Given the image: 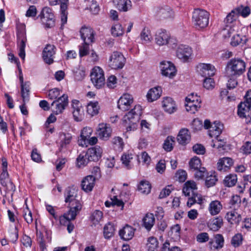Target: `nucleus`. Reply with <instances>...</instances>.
<instances>
[{"instance_id":"obj_1","label":"nucleus","mask_w":251,"mask_h":251,"mask_svg":"<svg viewBox=\"0 0 251 251\" xmlns=\"http://www.w3.org/2000/svg\"><path fill=\"white\" fill-rule=\"evenodd\" d=\"M246 63L242 59H234L230 60L227 64L226 68V76L240 75L245 71Z\"/></svg>"},{"instance_id":"obj_2","label":"nucleus","mask_w":251,"mask_h":251,"mask_svg":"<svg viewBox=\"0 0 251 251\" xmlns=\"http://www.w3.org/2000/svg\"><path fill=\"white\" fill-rule=\"evenodd\" d=\"M210 14L207 11L201 9H195L192 15V22L197 29H202L207 26Z\"/></svg>"},{"instance_id":"obj_3","label":"nucleus","mask_w":251,"mask_h":251,"mask_svg":"<svg viewBox=\"0 0 251 251\" xmlns=\"http://www.w3.org/2000/svg\"><path fill=\"white\" fill-rule=\"evenodd\" d=\"M153 15L158 20L173 19L175 16L173 9L167 5L155 7L153 10Z\"/></svg>"},{"instance_id":"obj_4","label":"nucleus","mask_w":251,"mask_h":251,"mask_svg":"<svg viewBox=\"0 0 251 251\" xmlns=\"http://www.w3.org/2000/svg\"><path fill=\"white\" fill-rule=\"evenodd\" d=\"M142 114L141 106L139 105H136L127 114L124 116L123 121L126 124L129 125L127 127V130H131V126L130 125H134L138 122L140 116Z\"/></svg>"},{"instance_id":"obj_5","label":"nucleus","mask_w":251,"mask_h":251,"mask_svg":"<svg viewBox=\"0 0 251 251\" xmlns=\"http://www.w3.org/2000/svg\"><path fill=\"white\" fill-rule=\"evenodd\" d=\"M90 76L92 82L97 89L101 88L104 85V73L100 67H94L91 73Z\"/></svg>"},{"instance_id":"obj_6","label":"nucleus","mask_w":251,"mask_h":251,"mask_svg":"<svg viewBox=\"0 0 251 251\" xmlns=\"http://www.w3.org/2000/svg\"><path fill=\"white\" fill-rule=\"evenodd\" d=\"M245 99L238 107V115L243 118L249 116L251 113V89L247 92Z\"/></svg>"},{"instance_id":"obj_7","label":"nucleus","mask_w":251,"mask_h":251,"mask_svg":"<svg viewBox=\"0 0 251 251\" xmlns=\"http://www.w3.org/2000/svg\"><path fill=\"white\" fill-rule=\"evenodd\" d=\"M155 39L156 44L159 46L168 44L172 48L176 46L175 40L170 38L169 34L165 30L160 29L156 32Z\"/></svg>"},{"instance_id":"obj_8","label":"nucleus","mask_w":251,"mask_h":251,"mask_svg":"<svg viewBox=\"0 0 251 251\" xmlns=\"http://www.w3.org/2000/svg\"><path fill=\"white\" fill-rule=\"evenodd\" d=\"M126 63V58L120 52L114 51L110 55L108 61L109 66L113 69H120L123 68Z\"/></svg>"},{"instance_id":"obj_9","label":"nucleus","mask_w":251,"mask_h":251,"mask_svg":"<svg viewBox=\"0 0 251 251\" xmlns=\"http://www.w3.org/2000/svg\"><path fill=\"white\" fill-rule=\"evenodd\" d=\"M39 16L46 27L50 28L55 25L54 16L50 8L44 7Z\"/></svg>"},{"instance_id":"obj_10","label":"nucleus","mask_w":251,"mask_h":251,"mask_svg":"<svg viewBox=\"0 0 251 251\" xmlns=\"http://www.w3.org/2000/svg\"><path fill=\"white\" fill-rule=\"evenodd\" d=\"M68 104V97L67 95H63L57 100H54L51 106L53 107V111L55 114H59L63 112Z\"/></svg>"},{"instance_id":"obj_11","label":"nucleus","mask_w":251,"mask_h":251,"mask_svg":"<svg viewBox=\"0 0 251 251\" xmlns=\"http://www.w3.org/2000/svg\"><path fill=\"white\" fill-rule=\"evenodd\" d=\"M17 40V44L19 47V55L22 59H24L25 55V49L26 42V33L24 29L18 30Z\"/></svg>"},{"instance_id":"obj_12","label":"nucleus","mask_w":251,"mask_h":251,"mask_svg":"<svg viewBox=\"0 0 251 251\" xmlns=\"http://www.w3.org/2000/svg\"><path fill=\"white\" fill-rule=\"evenodd\" d=\"M161 74L163 75L169 77H173L176 75V69L175 65L169 61L160 62Z\"/></svg>"},{"instance_id":"obj_13","label":"nucleus","mask_w":251,"mask_h":251,"mask_svg":"<svg viewBox=\"0 0 251 251\" xmlns=\"http://www.w3.org/2000/svg\"><path fill=\"white\" fill-rule=\"evenodd\" d=\"M192 53L191 48L188 46L181 45L176 51V56L183 62L188 61Z\"/></svg>"},{"instance_id":"obj_14","label":"nucleus","mask_w":251,"mask_h":251,"mask_svg":"<svg viewBox=\"0 0 251 251\" xmlns=\"http://www.w3.org/2000/svg\"><path fill=\"white\" fill-rule=\"evenodd\" d=\"M133 102L132 96L128 94H125L119 100L118 107L123 111L128 110L130 108V105Z\"/></svg>"},{"instance_id":"obj_15","label":"nucleus","mask_w":251,"mask_h":251,"mask_svg":"<svg viewBox=\"0 0 251 251\" xmlns=\"http://www.w3.org/2000/svg\"><path fill=\"white\" fill-rule=\"evenodd\" d=\"M72 106L73 109V114L75 121H81L84 116V110L79 101L73 100L72 101Z\"/></svg>"},{"instance_id":"obj_16","label":"nucleus","mask_w":251,"mask_h":251,"mask_svg":"<svg viewBox=\"0 0 251 251\" xmlns=\"http://www.w3.org/2000/svg\"><path fill=\"white\" fill-rule=\"evenodd\" d=\"M55 47L53 45L48 44L44 48L43 51V58L48 64L53 62V57L55 53Z\"/></svg>"},{"instance_id":"obj_17","label":"nucleus","mask_w":251,"mask_h":251,"mask_svg":"<svg viewBox=\"0 0 251 251\" xmlns=\"http://www.w3.org/2000/svg\"><path fill=\"white\" fill-rule=\"evenodd\" d=\"M112 129L109 125L101 123L99 125L97 129V134L100 139L107 140L111 136Z\"/></svg>"},{"instance_id":"obj_18","label":"nucleus","mask_w":251,"mask_h":251,"mask_svg":"<svg viewBox=\"0 0 251 251\" xmlns=\"http://www.w3.org/2000/svg\"><path fill=\"white\" fill-rule=\"evenodd\" d=\"M198 68L200 74L205 78L211 77L215 75V68L210 64H200Z\"/></svg>"},{"instance_id":"obj_19","label":"nucleus","mask_w":251,"mask_h":251,"mask_svg":"<svg viewBox=\"0 0 251 251\" xmlns=\"http://www.w3.org/2000/svg\"><path fill=\"white\" fill-rule=\"evenodd\" d=\"M162 103L164 110L168 114L174 113L177 110L176 102L171 97L164 98Z\"/></svg>"},{"instance_id":"obj_20","label":"nucleus","mask_w":251,"mask_h":251,"mask_svg":"<svg viewBox=\"0 0 251 251\" xmlns=\"http://www.w3.org/2000/svg\"><path fill=\"white\" fill-rule=\"evenodd\" d=\"M102 152V149L100 146H96L89 148L86 152V154L90 161L96 162L101 158Z\"/></svg>"},{"instance_id":"obj_21","label":"nucleus","mask_w":251,"mask_h":251,"mask_svg":"<svg viewBox=\"0 0 251 251\" xmlns=\"http://www.w3.org/2000/svg\"><path fill=\"white\" fill-rule=\"evenodd\" d=\"M81 37L84 43H90L94 41V34L92 29L88 27H82L80 31Z\"/></svg>"},{"instance_id":"obj_22","label":"nucleus","mask_w":251,"mask_h":251,"mask_svg":"<svg viewBox=\"0 0 251 251\" xmlns=\"http://www.w3.org/2000/svg\"><path fill=\"white\" fill-rule=\"evenodd\" d=\"M95 177L91 176L84 177L81 181L82 189L86 192H91L95 186Z\"/></svg>"},{"instance_id":"obj_23","label":"nucleus","mask_w":251,"mask_h":251,"mask_svg":"<svg viewBox=\"0 0 251 251\" xmlns=\"http://www.w3.org/2000/svg\"><path fill=\"white\" fill-rule=\"evenodd\" d=\"M134 230L132 226L126 225L119 231V235L124 240L128 241L134 236Z\"/></svg>"},{"instance_id":"obj_24","label":"nucleus","mask_w":251,"mask_h":251,"mask_svg":"<svg viewBox=\"0 0 251 251\" xmlns=\"http://www.w3.org/2000/svg\"><path fill=\"white\" fill-rule=\"evenodd\" d=\"M70 210L68 212L71 215V219H75L76 216L82 208L80 201L76 199L69 202Z\"/></svg>"},{"instance_id":"obj_25","label":"nucleus","mask_w":251,"mask_h":251,"mask_svg":"<svg viewBox=\"0 0 251 251\" xmlns=\"http://www.w3.org/2000/svg\"><path fill=\"white\" fill-rule=\"evenodd\" d=\"M237 210L233 209L226 214V218L231 224H238L242 220L241 215Z\"/></svg>"},{"instance_id":"obj_26","label":"nucleus","mask_w":251,"mask_h":251,"mask_svg":"<svg viewBox=\"0 0 251 251\" xmlns=\"http://www.w3.org/2000/svg\"><path fill=\"white\" fill-rule=\"evenodd\" d=\"M162 93V89L160 86L151 88L147 94V98L149 102H152L160 98Z\"/></svg>"},{"instance_id":"obj_27","label":"nucleus","mask_w":251,"mask_h":251,"mask_svg":"<svg viewBox=\"0 0 251 251\" xmlns=\"http://www.w3.org/2000/svg\"><path fill=\"white\" fill-rule=\"evenodd\" d=\"M233 164V161L230 157H223L219 160L217 163V169L219 171H226Z\"/></svg>"},{"instance_id":"obj_28","label":"nucleus","mask_w":251,"mask_h":251,"mask_svg":"<svg viewBox=\"0 0 251 251\" xmlns=\"http://www.w3.org/2000/svg\"><path fill=\"white\" fill-rule=\"evenodd\" d=\"M20 81L21 87V94L23 98V101L25 102V100H28L29 98V85L28 82H24V77L23 74L20 75L19 76Z\"/></svg>"},{"instance_id":"obj_29","label":"nucleus","mask_w":251,"mask_h":251,"mask_svg":"<svg viewBox=\"0 0 251 251\" xmlns=\"http://www.w3.org/2000/svg\"><path fill=\"white\" fill-rule=\"evenodd\" d=\"M117 8L120 11L126 12L131 9L132 5L130 0H114Z\"/></svg>"},{"instance_id":"obj_30","label":"nucleus","mask_w":251,"mask_h":251,"mask_svg":"<svg viewBox=\"0 0 251 251\" xmlns=\"http://www.w3.org/2000/svg\"><path fill=\"white\" fill-rule=\"evenodd\" d=\"M191 136L189 130L186 128H183L180 130L177 135L178 142L181 145H185L189 142Z\"/></svg>"},{"instance_id":"obj_31","label":"nucleus","mask_w":251,"mask_h":251,"mask_svg":"<svg viewBox=\"0 0 251 251\" xmlns=\"http://www.w3.org/2000/svg\"><path fill=\"white\" fill-rule=\"evenodd\" d=\"M142 221L143 226L148 231H150L155 223V218L152 213H148L143 218Z\"/></svg>"},{"instance_id":"obj_32","label":"nucleus","mask_w":251,"mask_h":251,"mask_svg":"<svg viewBox=\"0 0 251 251\" xmlns=\"http://www.w3.org/2000/svg\"><path fill=\"white\" fill-rule=\"evenodd\" d=\"M186 103L185 104L186 109L187 111H190L192 113H195L201 107V103L196 100V102H194V100H191L190 98H186Z\"/></svg>"},{"instance_id":"obj_33","label":"nucleus","mask_w":251,"mask_h":251,"mask_svg":"<svg viewBox=\"0 0 251 251\" xmlns=\"http://www.w3.org/2000/svg\"><path fill=\"white\" fill-rule=\"evenodd\" d=\"M223 126V125L219 123L215 122L209 130V136L211 137L219 136L222 132Z\"/></svg>"},{"instance_id":"obj_34","label":"nucleus","mask_w":251,"mask_h":251,"mask_svg":"<svg viewBox=\"0 0 251 251\" xmlns=\"http://www.w3.org/2000/svg\"><path fill=\"white\" fill-rule=\"evenodd\" d=\"M60 0V10H61V19L62 25L65 24L67 21L68 12L67 9L68 8V0Z\"/></svg>"},{"instance_id":"obj_35","label":"nucleus","mask_w":251,"mask_h":251,"mask_svg":"<svg viewBox=\"0 0 251 251\" xmlns=\"http://www.w3.org/2000/svg\"><path fill=\"white\" fill-rule=\"evenodd\" d=\"M210 248L212 249H221L224 244V239L222 235L218 234L215 236V241H210L209 243Z\"/></svg>"},{"instance_id":"obj_36","label":"nucleus","mask_w":251,"mask_h":251,"mask_svg":"<svg viewBox=\"0 0 251 251\" xmlns=\"http://www.w3.org/2000/svg\"><path fill=\"white\" fill-rule=\"evenodd\" d=\"M248 41L246 36L236 34L234 35L231 40L230 44L233 47H236L239 45H244Z\"/></svg>"},{"instance_id":"obj_37","label":"nucleus","mask_w":251,"mask_h":251,"mask_svg":"<svg viewBox=\"0 0 251 251\" xmlns=\"http://www.w3.org/2000/svg\"><path fill=\"white\" fill-rule=\"evenodd\" d=\"M100 109L99 103L97 101L90 102L87 106V112L91 116H94L98 114Z\"/></svg>"},{"instance_id":"obj_38","label":"nucleus","mask_w":251,"mask_h":251,"mask_svg":"<svg viewBox=\"0 0 251 251\" xmlns=\"http://www.w3.org/2000/svg\"><path fill=\"white\" fill-rule=\"evenodd\" d=\"M65 195L66 197L65 201L67 203H69L76 200L77 190L74 188H68L66 190Z\"/></svg>"},{"instance_id":"obj_39","label":"nucleus","mask_w":251,"mask_h":251,"mask_svg":"<svg viewBox=\"0 0 251 251\" xmlns=\"http://www.w3.org/2000/svg\"><path fill=\"white\" fill-rule=\"evenodd\" d=\"M222 206L220 201H212L209 207V210L212 215L217 214L222 209Z\"/></svg>"},{"instance_id":"obj_40","label":"nucleus","mask_w":251,"mask_h":251,"mask_svg":"<svg viewBox=\"0 0 251 251\" xmlns=\"http://www.w3.org/2000/svg\"><path fill=\"white\" fill-rule=\"evenodd\" d=\"M138 190L141 193L148 194L151 192V185L148 181H141L138 185Z\"/></svg>"},{"instance_id":"obj_41","label":"nucleus","mask_w":251,"mask_h":251,"mask_svg":"<svg viewBox=\"0 0 251 251\" xmlns=\"http://www.w3.org/2000/svg\"><path fill=\"white\" fill-rule=\"evenodd\" d=\"M76 161L77 166L81 168L86 166L90 160L88 159L86 152H83L79 155L76 159Z\"/></svg>"},{"instance_id":"obj_42","label":"nucleus","mask_w":251,"mask_h":251,"mask_svg":"<svg viewBox=\"0 0 251 251\" xmlns=\"http://www.w3.org/2000/svg\"><path fill=\"white\" fill-rule=\"evenodd\" d=\"M115 231L114 226L111 223L105 225L103 228V235L105 238L109 239L113 236Z\"/></svg>"},{"instance_id":"obj_43","label":"nucleus","mask_w":251,"mask_h":251,"mask_svg":"<svg viewBox=\"0 0 251 251\" xmlns=\"http://www.w3.org/2000/svg\"><path fill=\"white\" fill-rule=\"evenodd\" d=\"M158 246V242L157 239L153 237L149 238L147 247L148 251H155Z\"/></svg>"},{"instance_id":"obj_44","label":"nucleus","mask_w":251,"mask_h":251,"mask_svg":"<svg viewBox=\"0 0 251 251\" xmlns=\"http://www.w3.org/2000/svg\"><path fill=\"white\" fill-rule=\"evenodd\" d=\"M238 15L236 12L235 9H234L231 11L226 16V17L224 20V22L226 25L232 24L235 22L238 17Z\"/></svg>"},{"instance_id":"obj_45","label":"nucleus","mask_w":251,"mask_h":251,"mask_svg":"<svg viewBox=\"0 0 251 251\" xmlns=\"http://www.w3.org/2000/svg\"><path fill=\"white\" fill-rule=\"evenodd\" d=\"M215 138L216 140L214 141L213 144L211 145L212 147L217 148L219 151L226 150V142L225 140L224 139H221L219 136Z\"/></svg>"},{"instance_id":"obj_46","label":"nucleus","mask_w":251,"mask_h":251,"mask_svg":"<svg viewBox=\"0 0 251 251\" xmlns=\"http://www.w3.org/2000/svg\"><path fill=\"white\" fill-rule=\"evenodd\" d=\"M237 180V178L236 175L230 174L225 177L224 182L226 186L232 187L236 184Z\"/></svg>"},{"instance_id":"obj_47","label":"nucleus","mask_w":251,"mask_h":251,"mask_svg":"<svg viewBox=\"0 0 251 251\" xmlns=\"http://www.w3.org/2000/svg\"><path fill=\"white\" fill-rule=\"evenodd\" d=\"M201 165L200 159L196 156L192 158L189 162L190 168L194 171L201 168Z\"/></svg>"},{"instance_id":"obj_48","label":"nucleus","mask_w":251,"mask_h":251,"mask_svg":"<svg viewBox=\"0 0 251 251\" xmlns=\"http://www.w3.org/2000/svg\"><path fill=\"white\" fill-rule=\"evenodd\" d=\"M103 213L100 210H95L90 217L92 222L94 225L99 223L102 219Z\"/></svg>"},{"instance_id":"obj_49","label":"nucleus","mask_w":251,"mask_h":251,"mask_svg":"<svg viewBox=\"0 0 251 251\" xmlns=\"http://www.w3.org/2000/svg\"><path fill=\"white\" fill-rule=\"evenodd\" d=\"M235 9L238 15L240 14L244 17L248 16L251 12L250 8L249 6H244L242 5L237 7Z\"/></svg>"},{"instance_id":"obj_50","label":"nucleus","mask_w":251,"mask_h":251,"mask_svg":"<svg viewBox=\"0 0 251 251\" xmlns=\"http://www.w3.org/2000/svg\"><path fill=\"white\" fill-rule=\"evenodd\" d=\"M243 242V236L240 233L234 235L231 240V244L234 247H238L240 246Z\"/></svg>"},{"instance_id":"obj_51","label":"nucleus","mask_w":251,"mask_h":251,"mask_svg":"<svg viewBox=\"0 0 251 251\" xmlns=\"http://www.w3.org/2000/svg\"><path fill=\"white\" fill-rule=\"evenodd\" d=\"M174 142V138L168 136L163 144L164 149L167 151H170L173 149V144Z\"/></svg>"},{"instance_id":"obj_52","label":"nucleus","mask_w":251,"mask_h":251,"mask_svg":"<svg viewBox=\"0 0 251 251\" xmlns=\"http://www.w3.org/2000/svg\"><path fill=\"white\" fill-rule=\"evenodd\" d=\"M112 34L114 36H121L124 33V30L120 24H116L111 28Z\"/></svg>"},{"instance_id":"obj_53","label":"nucleus","mask_w":251,"mask_h":251,"mask_svg":"<svg viewBox=\"0 0 251 251\" xmlns=\"http://www.w3.org/2000/svg\"><path fill=\"white\" fill-rule=\"evenodd\" d=\"M217 180V176L215 175V173H214L213 175H210L206 176L205 183L207 187H210L214 186Z\"/></svg>"},{"instance_id":"obj_54","label":"nucleus","mask_w":251,"mask_h":251,"mask_svg":"<svg viewBox=\"0 0 251 251\" xmlns=\"http://www.w3.org/2000/svg\"><path fill=\"white\" fill-rule=\"evenodd\" d=\"M241 202V200L240 196L235 195L232 196L230 201V204L231 205L230 207L233 209H237L240 206V204Z\"/></svg>"},{"instance_id":"obj_55","label":"nucleus","mask_w":251,"mask_h":251,"mask_svg":"<svg viewBox=\"0 0 251 251\" xmlns=\"http://www.w3.org/2000/svg\"><path fill=\"white\" fill-rule=\"evenodd\" d=\"M238 76H239V75H235L232 77L226 76L228 78L227 82V87L228 89H233L236 87L238 84L237 80Z\"/></svg>"},{"instance_id":"obj_56","label":"nucleus","mask_w":251,"mask_h":251,"mask_svg":"<svg viewBox=\"0 0 251 251\" xmlns=\"http://www.w3.org/2000/svg\"><path fill=\"white\" fill-rule=\"evenodd\" d=\"M140 37L142 40L145 42L150 41L152 39L150 31L148 28H144L140 34Z\"/></svg>"},{"instance_id":"obj_57","label":"nucleus","mask_w":251,"mask_h":251,"mask_svg":"<svg viewBox=\"0 0 251 251\" xmlns=\"http://www.w3.org/2000/svg\"><path fill=\"white\" fill-rule=\"evenodd\" d=\"M193 189L194 191L197 189L196 183L194 181H188L185 184L183 188V193H187V189Z\"/></svg>"},{"instance_id":"obj_58","label":"nucleus","mask_w":251,"mask_h":251,"mask_svg":"<svg viewBox=\"0 0 251 251\" xmlns=\"http://www.w3.org/2000/svg\"><path fill=\"white\" fill-rule=\"evenodd\" d=\"M23 216L27 224H29L32 222V214L31 211L29 210L27 205L26 206V209H25L24 211Z\"/></svg>"},{"instance_id":"obj_59","label":"nucleus","mask_w":251,"mask_h":251,"mask_svg":"<svg viewBox=\"0 0 251 251\" xmlns=\"http://www.w3.org/2000/svg\"><path fill=\"white\" fill-rule=\"evenodd\" d=\"M92 132L93 130L91 128L88 127H84L81 131L80 138L86 139L88 140L90 138Z\"/></svg>"},{"instance_id":"obj_60","label":"nucleus","mask_w":251,"mask_h":251,"mask_svg":"<svg viewBox=\"0 0 251 251\" xmlns=\"http://www.w3.org/2000/svg\"><path fill=\"white\" fill-rule=\"evenodd\" d=\"M60 95V90L57 88L50 90L49 92L48 97L50 100H57Z\"/></svg>"},{"instance_id":"obj_61","label":"nucleus","mask_w":251,"mask_h":251,"mask_svg":"<svg viewBox=\"0 0 251 251\" xmlns=\"http://www.w3.org/2000/svg\"><path fill=\"white\" fill-rule=\"evenodd\" d=\"M195 177L198 179L203 178L204 176L207 174L206 169L204 167H201L198 169L197 170H195Z\"/></svg>"},{"instance_id":"obj_62","label":"nucleus","mask_w":251,"mask_h":251,"mask_svg":"<svg viewBox=\"0 0 251 251\" xmlns=\"http://www.w3.org/2000/svg\"><path fill=\"white\" fill-rule=\"evenodd\" d=\"M132 159V157L131 156V155L130 154H124L121 157V160L123 164H124L127 169L131 168L129 163Z\"/></svg>"},{"instance_id":"obj_63","label":"nucleus","mask_w":251,"mask_h":251,"mask_svg":"<svg viewBox=\"0 0 251 251\" xmlns=\"http://www.w3.org/2000/svg\"><path fill=\"white\" fill-rule=\"evenodd\" d=\"M71 215L68 212L65 213L62 216L60 217V223L61 225H65L66 224H68L69 222L71 220H74L75 219H71Z\"/></svg>"},{"instance_id":"obj_64","label":"nucleus","mask_w":251,"mask_h":251,"mask_svg":"<svg viewBox=\"0 0 251 251\" xmlns=\"http://www.w3.org/2000/svg\"><path fill=\"white\" fill-rule=\"evenodd\" d=\"M214 80L211 77L205 78L203 81V87L207 89H210L214 88Z\"/></svg>"}]
</instances>
